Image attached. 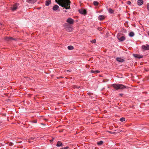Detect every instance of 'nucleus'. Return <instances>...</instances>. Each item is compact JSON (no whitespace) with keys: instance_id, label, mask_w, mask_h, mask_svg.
Masks as SVG:
<instances>
[{"instance_id":"f257e3e1","label":"nucleus","mask_w":149,"mask_h":149,"mask_svg":"<svg viewBox=\"0 0 149 149\" xmlns=\"http://www.w3.org/2000/svg\"><path fill=\"white\" fill-rule=\"evenodd\" d=\"M56 2L59 6L64 7L66 9H70V0H56Z\"/></svg>"},{"instance_id":"f03ea898","label":"nucleus","mask_w":149,"mask_h":149,"mask_svg":"<svg viewBox=\"0 0 149 149\" xmlns=\"http://www.w3.org/2000/svg\"><path fill=\"white\" fill-rule=\"evenodd\" d=\"M112 86L116 90L126 88V86L123 84H112Z\"/></svg>"},{"instance_id":"7ed1b4c3","label":"nucleus","mask_w":149,"mask_h":149,"mask_svg":"<svg viewBox=\"0 0 149 149\" xmlns=\"http://www.w3.org/2000/svg\"><path fill=\"white\" fill-rule=\"evenodd\" d=\"M122 34L121 33H118L117 35L118 39L120 41H123L125 39V38L124 36H122L120 37Z\"/></svg>"},{"instance_id":"20e7f679","label":"nucleus","mask_w":149,"mask_h":149,"mask_svg":"<svg viewBox=\"0 0 149 149\" xmlns=\"http://www.w3.org/2000/svg\"><path fill=\"white\" fill-rule=\"evenodd\" d=\"M19 4L18 3H16L13 6L12 8H11V10L13 11L15 10L17 8L18 6H19Z\"/></svg>"},{"instance_id":"39448f33","label":"nucleus","mask_w":149,"mask_h":149,"mask_svg":"<svg viewBox=\"0 0 149 149\" xmlns=\"http://www.w3.org/2000/svg\"><path fill=\"white\" fill-rule=\"evenodd\" d=\"M142 48L145 50H149V45L147 44L146 45H143L142 46Z\"/></svg>"},{"instance_id":"423d86ee","label":"nucleus","mask_w":149,"mask_h":149,"mask_svg":"<svg viewBox=\"0 0 149 149\" xmlns=\"http://www.w3.org/2000/svg\"><path fill=\"white\" fill-rule=\"evenodd\" d=\"M67 22L70 24H72L74 23V20L70 18H68L67 20Z\"/></svg>"},{"instance_id":"0eeeda50","label":"nucleus","mask_w":149,"mask_h":149,"mask_svg":"<svg viewBox=\"0 0 149 149\" xmlns=\"http://www.w3.org/2000/svg\"><path fill=\"white\" fill-rule=\"evenodd\" d=\"M116 60L119 62H122L125 61V60L120 58L117 57L116 58Z\"/></svg>"},{"instance_id":"6e6552de","label":"nucleus","mask_w":149,"mask_h":149,"mask_svg":"<svg viewBox=\"0 0 149 149\" xmlns=\"http://www.w3.org/2000/svg\"><path fill=\"white\" fill-rule=\"evenodd\" d=\"M4 40L6 41H10L12 40H15V39L12 37H6L4 38Z\"/></svg>"},{"instance_id":"1a4fd4ad","label":"nucleus","mask_w":149,"mask_h":149,"mask_svg":"<svg viewBox=\"0 0 149 149\" xmlns=\"http://www.w3.org/2000/svg\"><path fill=\"white\" fill-rule=\"evenodd\" d=\"M143 3V0H139L137 1V4L139 6L142 5Z\"/></svg>"},{"instance_id":"9d476101","label":"nucleus","mask_w":149,"mask_h":149,"mask_svg":"<svg viewBox=\"0 0 149 149\" xmlns=\"http://www.w3.org/2000/svg\"><path fill=\"white\" fill-rule=\"evenodd\" d=\"M104 19V15H99L98 17V19L99 20L102 21Z\"/></svg>"},{"instance_id":"9b49d317","label":"nucleus","mask_w":149,"mask_h":149,"mask_svg":"<svg viewBox=\"0 0 149 149\" xmlns=\"http://www.w3.org/2000/svg\"><path fill=\"white\" fill-rule=\"evenodd\" d=\"M134 56L135 58H142L143 57V56L139 55L137 54H134Z\"/></svg>"},{"instance_id":"f8f14e48","label":"nucleus","mask_w":149,"mask_h":149,"mask_svg":"<svg viewBox=\"0 0 149 149\" xmlns=\"http://www.w3.org/2000/svg\"><path fill=\"white\" fill-rule=\"evenodd\" d=\"M56 146L58 147L62 146H63V144L61 141H58L57 142Z\"/></svg>"},{"instance_id":"ddd939ff","label":"nucleus","mask_w":149,"mask_h":149,"mask_svg":"<svg viewBox=\"0 0 149 149\" xmlns=\"http://www.w3.org/2000/svg\"><path fill=\"white\" fill-rule=\"evenodd\" d=\"M59 8V6L57 5H55L53 8V10L54 11H56Z\"/></svg>"},{"instance_id":"4468645a","label":"nucleus","mask_w":149,"mask_h":149,"mask_svg":"<svg viewBox=\"0 0 149 149\" xmlns=\"http://www.w3.org/2000/svg\"><path fill=\"white\" fill-rule=\"evenodd\" d=\"M51 3L50 0H47L46 1L45 5L46 6H48Z\"/></svg>"},{"instance_id":"2eb2a0df","label":"nucleus","mask_w":149,"mask_h":149,"mask_svg":"<svg viewBox=\"0 0 149 149\" xmlns=\"http://www.w3.org/2000/svg\"><path fill=\"white\" fill-rule=\"evenodd\" d=\"M79 13L82 14H84V9L83 8H81L79 10Z\"/></svg>"},{"instance_id":"dca6fc26","label":"nucleus","mask_w":149,"mask_h":149,"mask_svg":"<svg viewBox=\"0 0 149 149\" xmlns=\"http://www.w3.org/2000/svg\"><path fill=\"white\" fill-rule=\"evenodd\" d=\"M74 47L70 45L68 47V50H71L74 49Z\"/></svg>"},{"instance_id":"f3484780","label":"nucleus","mask_w":149,"mask_h":149,"mask_svg":"<svg viewBox=\"0 0 149 149\" xmlns=\"http://www.w3.org/2000/svg\"><path fill=\"white\" fill-rule=\"evenodd\" d=\"M109 13L111 14L113 13L114 12V11L111 8H110L108 10Z\"/></svg>"},{"instance_id":"a211bd4d","label":"nucleus","mask_w":149,"mask_h":149,"mask_svg":"<svg viewBox=\"0 0 149 149\" xmlns=\"http://www.w3.org/2000/svg\"><path fill=\"white\" fill-rule=\"evenodd\" d=\"M100 72V71H99V70H95V71H94V70H91V73H99Z\"/></svg>"},{"instance_id":"6ab92c4d","label":"nucleus","mask_w":149,"mask_h":149,"mask_svg":"<svg viewBox=\"0 0 149 149\" xmlns=\"http://www.w3.org/2000/svg\"><path fill=\"white\" fill-rule=\"evenodd\" d=\"M134 34L133 32H131L129 33V36L131 37H132L134 36Z\"/></svg>"},{"instance_id":"aec40b11","label":"nucleus","mask_w":149,"mask_h":149,"mask_svg":"<svg viewBox=\"0 0 149 149\" xmlns=\"http://www.w3.org/2000/svg\"><path fill=\"white\" fill-rule=\"evenodd\" d=\"M99 3L97 1H94L93 2V5L95 6H97L98 5Z\"/></svg>"},{"instance_id":"412c9836","label":"nucleus","mask_w":149,"mask_h":149,"mask_svg":"<svg viewBox=\"0 0 149 149\" xmlns=\"http://www.w3.org/2000/svg\"><path fill=\"white\" fill-rule=\"evenodd\" d=\"M103 142L102 141H100L98 142H97V144L98 145H100L103 144Z\"/></svg>"},{"instance_id":"4be33fe9","label":"nucleus","mask_w":149,"mask_h":149,"mask_svg":"<svg viewBox=\"0 0 149 149\" xmlns=\"http://www.w3.org/2000/svg\"><path fill=\"white\" fill-rule=\"evenodd\" d=\"M120 120L121 122H123L125 120V118H124L122 117L120 119Z\"/></svg>"},{"instance_id":"5701e85b","label":"nucleus","mask_w":149,"mask_h":149,"mask_svg":"<svg viewBox=\"0 0 149 149\" xmlns=\"http://www.w3.org/2000/svg\"><path fill=\"white\" fill-rule=\"evenodd\" d=\"M36 139H37L36 138H35V137H31V138L30 140H33V141H36Z\"/></svg>"},{"instance_id":"b1692460","label":"nucleus","mask_w":149,"mask_h":149,"mask_svg":"<svg viewBox=\"0 0 149 149\" xmlns=\"http://www.w3.org/2000/svg\"><path fill=\"white\" fill-rule=\"evenodd\" d=\"M91 42L93 43H95L96 42V40L94 39L91 41Z\"/></svg>"},{"instance_id":"393cba45","label":"nucleus","mask_w":149,"mask_h":149,"mask_svg":"<svg viewBox=\"0 0 149 149\" xmlns=\"http://www.w3.org/2000/svg\"><path fill=\"white\" fill-rule=\"evenodd\" d=\"M66 29L68 31H70L71 30H72V29L71 27H70V28H66Z\"/></svg>"},{"instance_id":"a878e982","label":"nucleus","mask_w":149,"mask_h":149,"mask_svg":"<svg viewBox=\"0 0 149 149\" xmlns=\"http://www.w3.org/2000/svg\"><path fill=\"white\" fill-rule=\"evenodd\" d=\"M69 148V147L68 146H66V147L64 148H61L60 149H68Z\"/></svg>"},{"instance_id":"bb28decb","label":"nucleus","mask_w":149,"mask_h":149,"mask_svg":"<svg viewBox=\"0 0 149 149\" xmlns=\"http://www.w3.org/2000/svg\"><path fill=\"white\" fill-rule=\"evenodd\" d=\"M127 3L128 5H130L131 3L130 1H128L127 2Z\"/></svg>"},{"instance_id":"cd10ccee","label":"nucleus","mask_w":149,"mask_h":149,"mask_svg":"<svg viewBox=\"0 0 149 149\" xmlns=\"http://www.w3.org/2000/svg\"><path fill=\"white\" fill-rule=\"evenodd\" d=\"M32 0H29V1H27L29 3H33Z\"/></svg>"},{"instance_id":"c85d7f7f","label":"nucleus","mask_w":149,"mask_h":149,"mask_svg":"<svg viewBox=\"0 0 149 149\" xmlns=\"http://www.w3.org/2000/svg\"><path fill=\"white\" fill-rule=\"evenodd\" d=\"M147 8L148 10H149V3H148L147 5Z\"/></svg>"},{"instance_id":"c756f323","label":"nucleus","mask_w":149,"mask_h":149,"mask_svg":"<svg viewBox=\"0 0 149 149\" xmlns=\"http://www.w3.org/2000/svg\"><path fill=\"white\" fill-rule=\"evenodd\" d=\"M87 14L86 10L84 9V15Z\"/></svg>"},{"instance_id":"7c9ffc66","label":"nucleus","mask_w":149,"mask_h":149,"mask_svg":"<svg viewBox=\"0 0 149 149\" xmlns=\"http://www.w3.org/2000/svg\"><path fill=\"white\" fill-rule=\"evenodd\" d=\"M108 132H109L110 134H114V133H115V132H111L110 131H108Z\"/></svg>"},{"instance_id":"2f4dec72","label":"nucleus","mask_w":149,"mask_h":149,"mask_svg":"<svg viewBox=\"0 0 149 149\" xmlns=\"http://www.w3.org/2000/svg\"><path fill=\"white\" fill-rule=\"evenodd\" d=\"M66 71L67 72H71L72 71V70L70 69L69 70H68Z\"/></svg>"},{"instance_id":"473e14b6","label":"nucleus","mask_w":149,"mask_h":149,"mask_svg":"<svg viewBox=\"0 0 149 149\" xmlns=\"http://www.w3.org/2000/svg\"><path fill=\"white\" fill-rule=\"evenodd\" d=\"M86 68H89V65H86Z\"/></svg>"},{"instance_id":"72a5a7b5","label":"nucleus","mask_w":149,"mask_h":149,"mask_svg":"<svg viewBox=\"0 0 149 149\" xmlns=\"http://www.w3.org/2000/svg\"><path fill=\"white\" fill-rule=\"evenodd\" d=\"M74 88H80V87H77V86H74Z\"/></svg>"},{"instance_id":"f704fd0d","label":"nucleus","mask_w":149,"mask_h":149,"mask_svg":"<svg viewBox=\"0 0 149 149\" xmlns=\"http://www.w3.org/2000/svg\"><path fill=\"white\" fill-rule=\"evenodd\" d=\"M52 140H50V141H53L54 140V138L53 137H52Z\"/></svg>"},{"instance_id":"c9c22d12","label":"nucleus","mask_w":149,"mask_h":149,"mask_svg":"<svg viewBox=\"0 0 149 149\" xmlns=\"http://www.w3.org/2000/svg\"><path fill=\"white\" fill-rule=\"evenodd\" d=\"M9 146H12L13 145V144L12 143H10L9 144Z\"/></svg>"},{"instance_id":"e433bc0d","label":"nucleus","mask_w":149,"mask_h":149,"mask_svg":"<svg viewBox=\"0 0 149 149\" xmlns=\"http://www.w3.org/2000/svg\"><path fill=\"white\" fill-rule=\"evenodd\" d=\"M121 96H122L123 95V94H119Z\"/></svg>"},{"instance_id":"4c0bfd02","label":"nucleus","mask_w":149,"mask_h":149,"mask_svg":"<svg viewBox=\"0 0 149 149\" xmlns=\"http://www.w3.org/2000/svg\"><path fill=\"white\" fill-rule=\"evenodd\" d=\"M34 122L35 123H37V121H35Z\"/></svg>"},{"instance_id":"58836bf2","label":"nucleus","mask_w":149,"mask_h":149,"mask_svg":"<svg viewBox=\"0 0 149 149\" xmlns=\"http://www.w3.org/2000/svg\"><path fill=\"white\" fill-rule=\"evenodd\" d=\"M147 33L148 35L149 36V31H148Z\"/></svg>"},{"instance_id":"ea45409f","label":"nucleus","mask_w":149,"mask_h":149,"mask_svg":"<svg viewBox=\"0 0 149 149\" xmlns=\"http://www.w3.org/2000/svg\"><path fill=\"white\" fill-rule=\"evenodd\" d=\"M64 12H67V11H66V10H64Z\"/></svg>"},{"instance_id":"a19ab883","label":"nucleus","mask_w":149,"mask_h":149,"mask_svg":"<svg viewBox=\"0 0 149 149\" xmlns=\"http://www.w3.org/2000/svg\"><path fill=\"white\" fill-rule=\"evenodd\" d=\"M0 25H1V26H2V24H1Z\"/></svg>"},{"instance_id":"79ce46f5","label":"nucleus","mask_w":149,"mask_h":149,"mask_svg":"<svg viewBox=\"0 0 149 149\" xmlns=\"http://www.w3.org/2000/svg\"><path fill=\"white\" fill-rule=\"evenodd\" d=\"M98 29L99 30V28H98Z\"/></svg>"}]
</instances>
